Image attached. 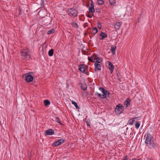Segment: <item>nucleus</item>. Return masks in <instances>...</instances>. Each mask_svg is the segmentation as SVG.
<instances>
[{
  "mask_svg": "<svg viewBox=\"0 0 160 160\" xmlns=\"http://www.w3.org/2000/svg\"><path fill=\"white\" fill-rule=\"evenodd\" d=\"M102 98H106V96L105 95V93L103 94L102 95Z\"/></svg>",
  "mask_w": 160,
  "mask_h": 160,
  "instance_id": "35",
  "label": "nucleus"
},
{
  "mask_svg": "<svg viewBox=\"0 0 160 160\" xmlns=\"http://www.w3.org/2000/svg\"><path fill=\"white\" fill-rule=\"evenodd\" d=\"M55 31V30L53 29H52L49 31L48 32V34H50L51 33H52L54 32Z\"/></svg>",
  "mask_w": 160,
  "mask_h": 160,
  "instance_id": "29",
  "label": "nucleus"
},
{
  "mask_svg": "<svg viewBox=\"0 0 160 160\" xmlns=\"http://www.w3.org/2000/svg\"><path fill=\"white\" fill-rule=\"evenodd\" d=\"M100 36H101V38H100V39L102 40H103L104 38H106L107 36V35L106 33L102 32L101 33Z\"/></svg>",
  "mask_w": 160,
  "mask_h": 160,
  "instance_id": "14",
  "label": "nucleus"
},
{
  "mask_svg": "<svg viewBox=\"0 0 160 160\" xmlns=\"http://www.w3.org/2000/svg\"><path fill=\"white\" fill-rule=\"evenodd\" d=\"M54 131L52 129H49L46 130L45 132V134L47 135H51L53 134Z\"/></svg>",
  "mask_w": 160,
  "mask_h": 160,
  "instance_id": "12",
  "label": "nucleus"
},
{
  "mask_svg": "<svg viewBox=\"0 0 160 160\" xmlns=\"http://www.w3.org/2000/svg\"><path fill=\"white\" fill-rule=\"evenodd\" d=\"M55 121L58 123L60 124H61V122L58 117H56L55 118Z\"/></svg>",
  "mask_w": 160,
  "mask_h": 160,
  "instance_id": "25",
  "label": "nucleus"
},
{
  "mask_svg": "<svg viewBox=\"0 0 160 160\" xmlns=\"http://www.w3.org/2000/svg\"><path fill=\"white\" fill-rule=\"evenodd\" d=\"M130 102V99L129 98H127L124 101L123 105L126 107V108H127L129 106Z\"/></svg>",
  "mask_w": 160,
  "mask_h": 160,
  "instance_id": "10",
  "label": "nucleus"
},
{
  "mask_svg": "<svg viewBox=\"0 0 160 160\" xmlns=\"http://www.w3.org/2000/svg\"><path fill=\"white\" fill-rule=\"evenodd\" d=\"M94 70L95 71L97 70H100L101 69L102 66L101 64L99 63H94Z\"/></svg>",
  "mask_w": 160,
  "mask_h": 160,
  "instance_id": "9",
  "label": "nucleus"
},
{
  "mask_svg": "<svg viewBox=\"0 0 160 160\" xmlns=\"http://www.w3.org/2000/svg\"><path fill=\"white\" fill-rule=\"evenodd\" d=\"M121 160H128V156L126 155L125 157H124Z\"/></svg>",
  "mask_w": 160,
  "mask_h": 160,
  "instance_id": "33",
  "label": "nucleus"
},
{
  "mask_svg": "<svg viewBox=\"0 0 160 160\" xmlns=\"http://www.w3.org/2000/svg\"><path fill=\"white\" fill-rule=\"evenodd\" d=\"M98 4L99 5H102L104 3V1L102 0H98Z\"/></svg>",
  "mask_w": 160,
  "mask_h": 160,
  "instance_id": "28",
  "label": "nucleus"
},
{
  "mask_svg": "<svg viewBox=\"0 0 160 160\" xmlns=\"http://www.w3.org/2000/svg\"><path fill=\"white\" fill-rule=\"evenodd\" d=\"M105 93V95L106 96L108 95H109L110 94V92L107 90H105L103 94Z\"/></svg>",
  "mask_w": 160,
  "mask_h": 160,
  "instance_id": "31",
  "label": "nucleus"
},
{
  "mask_svg": "<svg viewBox=\"0 0 160 160\" xmlns=\"http://www.w3.org/2000/svg\"><path fill=\"white\" fill-rule=\"evenodd\" d=\"M51 19L50 17L47 16L44 18V22L46 23L50 24Z\"/></svg>",
  "mask_w": 160,
  "mask_h": 160,
  "instance_id": "15",
  "label": "nucleus"
},
{
  "mask_svg": "<svg viewBox=\"0 0 160 160\" xmlns=\"http://www.w3.org/2000/svg\"><path fill=\"white\" fill-rule=\"evenodd\" d=\"M102 62V58H99L98 57L97 58L96 61L94 62V63L101 64Z\"/></svg>",
  "mask_w": 160,
  "mask_h": 160,
  "instance_id": "18",
  "label": "nucleus"
},
{
  "mask_svg": "<svg viewBox=\"0 0 160 160\" xmlns=\"http://www.w3.org/2000/svg\"><path fill=\"white\" fill-rule=\"evenodd\" d=\"M64 140V139L62 138L58 140V141L54 142L53 143V146L54 147H57L62 144Z\"/></svg>",
  "mask_w": 160,
  "mask_h": 160,
  "instance_id": "7",
  "label": "nucleus"
},
{
  "mask_svg": "<svg viewBox=\"0 0 160 160\" xmlns=\"http://www.w3.org/2000/svg\"><path fill=\"white\" fill-rule=\"evenodd\" d=\"M109 2L111 5H114L116 3V0H109Z\"/></svg>",
  "mask_w": 160,
  "mask_h": 160,
  "instance_id": "23",
  "label": "nucleus"
},
{
  "mask_svg": "<svg viewBox=\"0 0 160 160\" xmlns=\"http://www.w3.org/2000/svg\"><path fill=\"white\" fill-rule=\"evenodd\" d=\"M112 65V64L111 62L109 61H107L106 62V65L108 68L109 67H110Z\"/></svg>",
  "mask_w": 160,
  "mask_h": 160,
  "instance_id": "27",
  "label": "nucleus"
},
{
  "mask_svg": "<svg viewBox=\"0 0 160 160\" xmlns=\"http://www.w3.org/2000/svg\"><path fill=\"white\" fill-rule=\"evenodd\" d=\"M44 104L45 106H47L50 104V102L48 100H46L44 101Z\"/></svg>",
  "mask_w": 160,
  "mask_h": 160,
  "instance_id": "22",
  "label": "nucleus"
},
{
  "mask_svg": "<svg viewBox=\"0 0 160 160\" xmlns=\"http://www.w3.org/2000/svg\"><path fill=\"white\" fill-rule=\"evenodd\" d=\"M72 27L76 28H78V26L77 24V23L74 21H73L71 23Z\"/></svg>",
  "mask_w": 160,
  "mask_h": 160,
  "instance_id": "17",
  "label": "nucleus"
},
{
  "mask_svg": "<svg viewBox=\"0 0 160 160\" xmlns=\"http://www.w3.org/2000/svg\"><path fill=\"white\" fill-rule=\"evenodd\" d=\"M99 90L103 94L104 92L105 91V89L103 88L100 87L99 88Z\"/></svg>",
  "mask_w": 160,
  "mask_h": 160,
  "instance_id": "30",
  "label": "nucleus"
},
{
  "mask_svg": "<svg viewBox=\"0 0 160 160\" xmlns=\"http://www.w3.org/2000/svg\"><path fill=\"white\" fill-rule=\"evenodd\" d=\"M94 6L93 5V2L92 1L91 2V6L89 8V12L92 13H93L95 12V9L94 8Z\"/></svg>",
  "mask_w": 160,
  "mask_h": 160,
  "instance_id": "11",
  "label": "nucleus"
},
{
  "mask_svg": "<svg viewBox=\"0 0 160 160\" xmlns=\"http://www.w3.org/2000/svg\"><path fill=\"white\" fill-rule=\"evenodd\" d=\"M153 139V137L150 133H148L146 139L145 141V143L147 144H151L152 140Z\"/></svg>",
  "mask_w": 160,
  "mask_h": 160,
  "instance_id": "6",
  "label": "nucleus"
},
{
  "mask_svg": "<svg viewBox=\"0 0 160 160\" xmlns=\"http://www.w3.org/2000/svg\"><path fill=\"white\" fill-rule=\"evenodd\" d=\"M82 89L84 91H86L87 89V88L86 87H85V88H82Z\"/></svg>",
  "mask_w": 160,
  "mask_h": 160,
  "instance_id": "38",
  "label": "nucleus"
},
{
  "mask_svg": "<svg viewBox=\"0 0 160 160\" xmlns=\"http://www.w3.org/2000/svg\"><path fill=\"white\" fill-rule=\"evenodd\" d=\"M95 95H98V96H99V97L100 98H102V95L101 94H100V93H98V92H96V93H95Z\"/></svg>",
  "mask_w": 160,
  "mask_h": 160,
  "instance_id": "34",
  "label": "nucleus"
},
{
  "mask_svg": "<svg viewBox=\"0 0 160 160\" xmlns=\"http://www.w3.org/2000/svg\"><path fill=\"white\" fill-rule=\"evenodd\" d=\"M122 25V23L121 22H117L114 24V27L116 29L119 30Z\"/></svg>",
  "mask_w": 160,
  "mask_h": 160,
  "instance_id": "13",
  "label": "nucleus"
},
{
  "mask_svg": "<svg viewBox=\"0 0 160 160\" xmlns=\"http://www.w3.org/2000/svg\"><path fill=\"white\" fill-rule=\"evenodd\" d=\"M92 15H88V16H87V17H89V18H92Z\"/></svg>",
  "mask_w": 160,
  "mask_h": 160,
  "instance_id": "37",
  "label": "nucleus"
},
{
  "mask_svg": "<svg viewBox=\"0 0 160 160\" xmlns=\"http://www.w3.org/2000/svg\"><path fill=\"white\" fill-rule=\"evenodd\" d=\"M21 56L22 59L28 60L31 58V53L28 48H25L21 51Z\"/></svg>",
  "mask_w": 160,
  "mask_h": 160,
  "instance_id": "1",
  "label": "nucleus"
},
{
  "mask_svg": "<svg viewBox=\"0 0 160 160\" xmlns=\"http://www.w3.org/2000/svg\"><path fill=\"white\" fill-rule=\"evenodd\" d=\"M88 67L87 65L85 64H80L79 65L78 67L79 70L83 73H86V71L88 69Z\"/></svg>",
  "mask_w": 160,
  "mask_h": 160,
  "instance_id": "5",
  "label": "nucleus"
},
{
  "mask_svg": "<svg viewBox=\"0 0 160 160\" xmlns=\"http://www.w3.org/2000/svg\"><path fill=\"white\" fill-rule=\"evenodd\" d=\"M138 117H135L132 119H130L128 121V122L129 124L132 125L135 122L136 119H137Z\"/></svg>",
  "mask_w": 160,
  "mask_h": 160,
  "instance_id": "16",
  "label": "nucleus"
},
{
  "mask_svg": "<svg viewBox=\"0 0 160 160\" xmlns=\"http://www.w3.org/2000/svg\"><path fill=\"white\" fill-rule=\"evenodd\" d=\"M86 122L88 126H90V121L89 120H86Z\"/></svg>",
  "mask_w": 160,
  "mask_h": 160,
  "instance_id": "32",
  "label": "nucleus"
},
{
  "mask_svg": "<svg viewBox=\"0 0 160 160\" xmlns=\"http://www.w3.org/2000/svg\"><path fill=\"white\" fill-rule=\"evenodd\" d=\"M98 57L97 55H92L90 57H88V59L89 61L92 62H95Z\"/></svg>",
  "mask_w": 160,
  "mask_h": 160,
  "instance_id": "8",
  "label": "nucleus"
},
{
  "mask_svg": "<svg viewBox=\"0 0 160 160\" xmlns=\"http://www.w3.org/2000/svg\"><path fill=\"white\" fill-rule=\"evenodd\" d=\"M53 51L54 50L52 49H51L49 50L48 54L49 56L51 57L53 56Z\"/></svg>",
  "mask_w": 160,
  "mask_h": 160,
  "instance_id": "20",
  "label": "nucleus"
},
{
  "mask_svg": "<svg viewBox=\"0 0 160 160\" xmlns=\"http://www.w3.org/2000/svg\"><path fill=\"white\" fill-rule=\"evenodd\" d=\"M93 30L95 31V33H96L98 32V30L97 28H93Z\"/></svg>",
  "mask_w": 160,
  "mask_h": 160,
  "instance_id": "36",
  "label": "nucleus"
},
{
  "mask_svg": "<svg viewBox=\"0 0 160 160\" xmlns=\"http://www.w3.org/2000/svg\"><path fill=\"white\" fill-rule=\"evenodd\" d=\"M72 104L74 105L75 107V108H77V109L79 108V107L78 106L77 103L73 101H72Z\"/></svg>",
  "mask_w": 160,
  "mask_h": 160,
  "instance_id": "24",
  "label": "nucleus"
},
{
  "mask_svg": "<svg viewBox=\"0 0 160 160\" xmlns=\"http://www.w3.org/2000/svg\"><path fill=\"white\" fill-rule=\"evenodd\" d=\"M116 47H111V51L112 52V53L113 55L115 53L116 49Z\"/></svg>",
  "mask_w": 160,
  "mask_h": 160,
  "instance_id": "19",
  "label": "nucleus"
},
{
  "mask_svg": "<svg viewBox=\"0 0 160 160\" xmlns=\"http://www.w3.org/2000/svg\"><path fill=\"white\" fill-rule=\"evenodd\" d=\"M108 68L110 70L111 73H112L113 72L114 68V65L113 64H112V65L110 66V67H108Z\"/></svg>",
  "mask_w": 160,
  "mask_h": 160,
  "instance_id": "21",
  "label": "nucleus"
},
{
  "mask_svg": "<svg viewBox=\"0 0 160 160\" xmlns=\"http://www.w3.org/2000/svg\"><path fill=\"white\" fill-rule=\"evenodd\" d=\"M98 28L100 29L101 28V27H100V26H99V25H98Z\"/></svg>",
  "mask_w": 160,
  "mask_h": 160,
  "instance_id": "39",
  "label": "nucleus"
},
{
  "mask_svg": "<svg viewBox=\"0 0 160 160\" xmlns=\"http://www.w3.org/2000/svg\"><path fill=\"white\" fill-rule=\"evenodd\" d=\"M32 72H30L24 74L23 75V77H25V80L27 82H30L33 80L34 76L32 75Z\"/></svg>",
  "mask_w": 160,
  "mask_h": 160,
  "instance_id": "2",
  "label": "nucleus"
},
{
  "mask_svg": "<svg viewBox=\"0 0 160 160\" xmlns=\"http://www.w3.org/2000/svg\"><path fill=\"white\" fill-rule=\"evenodd\" d=\"M68 12L69 15L71 17H75L78 16L77 11L73 8H69L68 9Z\"/></svg>",
  "mask_w": 160,
  "mask_h": 160,
  "instance_id": "3",
  "label": "nucleus"
},
{
  "mask_svg": "<svg viewBox=\"0 0 160 160\" xmlns=\"http://www.w3.org/2000/svg\"><path fill=\"white\" fill-rule=\"evenodd\" d=\"M124 107L120 104H118L116 107L115 112L117 114H119L124 110Z\"/></svg>",
  "mask_w": 160,
  "mask_h": 160,
  "instance_id": "4",
  "label": "nucleus"
},
{
  "mask_svg": "<svg viewBox=\"0 0 160 160\" xmlns=\"http://www.w3.org/2000/svg\"><path fill=\"white\" fill-rule=\"evenodd\" d=\"M140 125V123L138 122H136V123L135 124V128L137 129H138L139 128V127Z\"/></svg>",
  "mask_w": 160,
  "mask_h": 160,
  "instance_id": "26",
  "label": "nucleus"
}]
</instances>
